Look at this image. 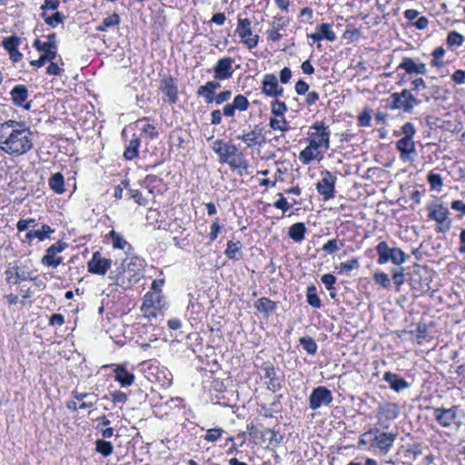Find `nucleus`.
I'll return each instance as SVG.
<instances>
[{"label": "nucleus", "mask_w": 465, "mask_h": 465, "mask_svg": "<svg viewBox=\"0 0 465 465\" xmlns=\"http://www.w3.org/2000/svg\"><path fill=\"white\" fill-rule=\"evenodd\" d=\"M322 282L328 291L335 290L336 277L331 273L323 274L321 278Z\"/></svg>", "instance_id": "obj_54"}, {"label": "nucleus", "mask_w": 465, "mask_h": 465, "mask_svg": "<svg viewBox=\"0 0 465 465\" xmlns=\"http://www.w3.org/2000/svg\"><path fill=\"white\" fill-rule=\"evenodd\" d=\"M403 69L408 74H426L427 66L424 63H418L413 58L403 57L398 70Z\"/></svg>", "instance_id": "obj_22"}, {"label": "nucleus", "mask_w": 465, "mask_h": 465, "mask_svg": "<svg viewBox=\"0 0 465 465\" xmlns=\"http://www.w3.org/2000/svg\"><path fill=\"white\" fill-rule=\"evenodd\" d=\"M111 265L112 260L103 257L99 252H94L91 260L87 262L88 272L98 275H104Z\"/></svg>", "instance_id": "obj_13"}, {"label": "nucleus", "mask_w": 465, "mask_h": 465, "mask_svg": "<svg viewBox=\"0 0 465 465\" xmlns=\"http://www.w3.org/2000/svg\"><path fill=\"white\" fill-rule=\"evenodd\" d=\"M196 94L203 97L206 104H213L215 100V93L211 90L206 84L198 87Z\"/></svg>", "instance_id": "obj_39"}, {"label": "nucleus", "mask_w": 465, "mask_h": 465, "mask_svg": "<svg viewBox=\"0 0 465 465\" xmlns=\"http://www.w3.org/2000/svg\"><path fill=\"white\" fill-rule=\"evenodd\" d=\"M278 195H279V199L276 202H274L273 206L277 209L282 210L283 213H285L291 209L292 204H290L287 202L286 198L282 193H278Z\"/></svg>", "instance_id": "obj_59"}, {"label": "nucleus", "mask_w": 465, "mask_h": 465, "mask_svg": "<svg viewBox=\"0 0 465 465\" xmlns=\"http://www.w3.org/2000/svg\"><path fill=\"white\" fill-rule=\"evenodd\" d=\"M67 247V243L64 242H57L47 248L45 255L42 258V263L46 266L56 268L63 262L62 257H55L59 252H62Z\"/></svg>", "instance_id": "obj_14"}, {"label": "nucleus", "mask_w": 465, "mask_h": 465, "mask_svg": "<svg viewBox=\"0 0 465 465\" xmlns=\"http://www.w3.org/2000/svg\"><path fill=\"white\" fill-rule=\"evenodd\" d=\"M416 134V128L411 123H406L404 124L400 132H394L395 135H401L403 134L404 138H411L413 139L414 135Z\"/></svg>", "instance_id": "obj_49"}, {"label": "nucleus", "mask_w": 465, "mask_h": 465, "mask_svg": "<svg viewBox=\"0 0 465 465\" xmlns=\"http://www.w3.org/2000/svg\"><path fill=\"white\" fill-rule=\"evenodd\" d=\"M331 131L322 121L315 122L308 132L307 141L312 147L327 151L330 148Z\"/></svg>", "instance_id": "obj_3"}, {"label": "nucleus", "mask_w": 465, "mask_h": 465, "mask_svg": "<svg viewBox=\"0 0 465 465\" xmlns=\"http://www.w3.org/2000/svg\"><path fill=\"white\" fill-rule=\"evenodd\" d=\"M108 236L111 238L112 244L115 249L124 250V247L128 245V242L124 239V237L114 230L110 231Z\"/></svg>", "instance_id": "obj_42"}, {"label": "nucleus", "mask_w": 465, "mask_h": 465, "mask_svg": "<svg viewBox=\"0 0 465 465\" xmlns=\"http://www.w3.org/2000/svg\"><path fill=\"white\" fill-rule=\"evenodd\" d=\"M269 125L272 130H279L282 132H286L291 128L290 124L285 117H282V119L271 118Z\"/></svg>", "instance_id": "obj_43"}, {"label": "nucleus", "mask_w": 465, "mask_h": 465, "mask_svg": "<svg viewBox=\"0 0 465 465\" xmlns=\"http://www.w3.org/2000/svg\"><path fill=\"white\" fill-rule=\"evenodd\" d=\"M440 94V87L438 85H432L429 94H423L422 97L425 102H429L431 98L437 100Z\"/></svg>", "instance_id": "obj_63"}, {"label": "nucleus", "mask_w": 465, "mask_h": 465, "mask_svg": "<svg viewBox=\"0 0 465 465\" xmlns=\"http://www.w3.org/2000/svg\"><path fill=\"white\" fill-rule=\"evenodd\" d=\"M342 245L343 244L341 242L339 244V241L337 239H331L324 243L322 249L327 253L332 254L340 250Z\"/></svg>", "instance_id": "obj_53"}, {"label": "nucleus", "mask_w": 465, "mask_h": 465, "mask_svg": "<svg viewBox=\"0 0 465 465\" xmlns=\"http://www.w3.org/2000/svg\"><path fill=\"white\" fill-rule=\"evenodd\" d=\"M386 105L385 107L389 110H400V103L399 97L397 95V93H392L387 99H386Z\"/></svg>", "instance_id": "obj_56"}, {"label": "nucleus", "mask_w": 465, "mask_h": 465, "mask_svg": "<svg viewBox=\"0 0 465 465\" xmlns=\"http://www.w3.org/2000/svg\"><path fill=\"white\" fill-rule=\"evenodd\" d=\"M383 380L389 383L390 388L396 392H400L410 387V383L403 378H401L398 374L386 371L383 375Z\"/></svg>", "instance_id": "obj_25"}, {"label": "nucleus", "mask_w": 465, "mask_h": 465, "mask_svg": "<svg viewBox=\"0 0 465 465\" xmlns=\"http://www.w3.org/2000/svg\"><path fill=\"white\" fill-rule=\"evenodd\" d=\"M373 281L376 284L381 285L384 289H389L391 287V280L389 276L383 272L374 273Z\"/></svg>", "instance_id": "obj_50"}, {"label": "nucleus", "mask_w": 465, "mask_h": 465, "mask_svg": "<svg viewBox=\"0 0 465 465\" xmlns=\"http://www.w3.org/2000/svg\"><path fill=\"white\" fill-rule=\"evenodd\" d=\"M262 92L270 97H279L283 94V88L279 85L277 77L273 74H266L262 79Z\"/></svg>", "instance_id": "obj_16"}, {"label": "nucleus", "mask_w": 465, "mask_h": 465, "mask_svg": "<svg viewBox=\"0 0 465 465\" xmlns=\"http://www.w3.org/2000/svg\"><path fill=\"white\" fill-rule=\"evenodd\" d=\"M306 230L303 223H296L289 228L288 235L294 242H301L304 239Z\"/></svg>", "instance_id": "obj_32"}, {"label": "nucleus", "mask_w": 465, "mask_h": 465, "mask_svg": "<svg viewBox=\"0 0 465 465\" xmlns=\"http://www.w3.org/2000/svg\"><path fill=\"white\" fill-rule=\"evenodd\" d=\"M140 144V139L137 136L134 135V137L129 141V143L125 146L124 152V159L131 161L136 158L139 153Z\"/></svg>", "instance_id": "obj_28"}, {"label": "nucleus", "mask_w": 465, "mask_h": 465, "mask_svg": "<svg viewBox=\"0 0 465 465\" xmlns=\"http://www.w3.org/2000/svg\"><path fill=\"white\" fill-rule=\"evenodd\" d=\"M332 401L333 397L331 391L324 386H319L312 390L309 397V406L311 410L316 411L322 405H330Z\"/></svg>", "instance_id": "obj_11"}, {"label": "nucleus", "mask_w": 465, "mask_h": 465, "mask_svg": "<svg viewBox=\"0 0 465 465\" xmlns=\"http://www.w3.org/2000/svg\"><path fill=\"white\" fill-rule=\"evenodd\" d=\"M299 342L302 346L303 350L306 351V352L308 354L313 355L316 353L318 345L312 337H310V336L302 337V338H300Z\"/></svg>", "instance_id": "obj_36"}, {"label": "nucleus", "mask_w": 465, "mask_h": 465, "mask_svg": "<svg viewBox=\"0 0 465 465\" xmlns=\"http://www.w3.org/2000/svg\"><path fill=\"white\" fill-rule=\"evenodd\" d=\"M378 253L377 262L379 264H385L391 262L394 265H401L406 262L405 252L398 247H390L384 241L378 243L375 247Z\"/></svg>", "instance_id": "obj_4"}, {"label": "nucleus", "mask_w": 465, "mask_h": 465, "mask_svg": "<svg viewBox=\"0 0 465 465\" xmlns=\"http://www.w3.org/2000/svg\"><path fill=\"white\" fill-rule=\"evenodd\" d=\"M399 415V406L396 403L387 402L378 407V419L381 420H392Z\"/></svg>", "instance_id": "obj_24"}, {"label": "nucleus", "mask_w": 465, "mask_h": 465, "mask_svg": "<svg viewBox=\"0 0 465 465\" xmlns=\"http://www.w3.org/2000/svg\"><path fill=\"white\" fill-rule=\"evenodd\" d=\"M254 307L262 313L269 314L274 312L277 305L276 302L269 298L262 297L254 302Z\"/></svg>", "instance_id": "obj_31"}, {"label": "nucleus", "mask_w": 465, "mask_h": 465, "mask_svg": "<svg viewBox=\"0 0 465 465\" xmlns=\"http://www.w3.org/2000/svg\"><path fill=\"white\" fill-rule=\"evenodd\" d=\"M236 33L242 39L248 49H252L257 46L259 43V35H252L251 28V21L248 18H238Z\"/></svg>", "instance_id": "obj_10"}, {"label": "nucleus", "mask_w": 465, "mask_h": 465, "mask_svg": "<svg viewBox=\"0 0 465 465\" xmlns=\"http://www.w3.org/2000/svg\"><path fill=\"white\" fill-rule=\"evenodd\" d=\"M428 182L432 189L438 191H440L443 185L442 178L438 173H430L428 175Z\"/></svg>", "instance_id": "obj_52"}, {"label": "nucleus", "mask_w": 465, "mask_h": 465, "mask_svg": "<svg viewBox=\"0 0 465 465\" xmlns=\"http://www.w3.org/2000/svg\"><path fill=\"white\" fill-rule=\"evenodd\" d=\"M318 30L320 31L322 39H326V40H328L330 42H333V41L336 40V35L331 30V25H330V24H322L318 27Z\"/></svg>", "instance_id": "obj_45"}, {"label": "nucleus", "mask_w": 465, "mask_h": 465, "mask_svg": "<svg viewBox=\"0 0 465 465\" xmlns=\"http://www.w3.org/2000/svg\"><path fill=\"white\" fill-rule=\"evenodd\" d=\"M234 59L226 56L219 59L213 67V77L216 80H226L232 76L233 68L232 64Z\"/></svg>", "instance_id": "obj_15"}, {"label": "nucleus", "mask_w": 465, "mask_h": 465, "mask_svg": "<svg viewBox=\"0 0 465 465\" xmlns=\"http://www.w3.org/2000/svg\"><path fill=\"white\" fill-rule=\"evenodd\" d=\"M212 148L219 156L220 163H228L232 169H248V161L233 143L218 139L214 141Z\"/></svg>", "instance_id": "obj_2"}, {"label": "nucleus", "mask_w": 465, "mask_h": 465, "mask_svg": "<svg viewBox=\"0 0 465 465\" xmlns=\"http://www.w3.org/2000/svg\"><path fill=\"white\" fill-rule=\"evenodd\" d=\"M120 24V16L118 14L114 13L113 15L103 19L102 24L96 27L99 32H104L109 27L118 25Z\"/></svg>", "instance_id": "obj_35"}, {"label": "nucleus", "mask_w": 465, "mask_h": 465, "mask_svg": "<svg viewBox=\"0 0 465 465\" xmlns=\"http://www.w3.org/2000/svg\"><path fill=\"white\" fill-rule=\"evenodd\" d=\"M391 272H392V281H393L394 284L397 286V291H399L400 287L405 282L404 269L402 267L394 268L391 270Z\"/></svg>", "instance_id": "obj_48"}, {"label": "nucleus", "mask_w": 465, "mask_h": 465, "mask_svg": "<svg viewBox=\"0 0 465 465\" xmlns=\"http://www.w3.org/2000/svg\"><path fill=\"white\" fill-rule=\"evenodd\" d=\"M241 248H242L241 242H239V241L238 242L229 241L227 242V247H226V250H225V255L229 259L239 260L240 257H238L237 254L239 253Z\"/></svg>", "instance_id": "obj_37"}, {"label": "nucleus", "mask_w": 465, "mask_h": 465, "mask_svg": "<svg viewBox=\"0 0 465 465\" xmlns=\"http://www.w3.org/2000/svg\"><path fill=\"white\" fill-rule=\"evenodd\" d=\"M128 194L139 205H145L147 203V200L143 197L142 193L137 189H129Z\"/></svg>", "instance_id": "obj_57"}, {"label": "nucleus", "mask_w": 465, "mask_h": 465, "mask_svg": "<svg viewBox=\"0 0 465 465\" xmlns=\"http://www.w3.org/2000/svg\"><path fill=\"white\" fill-rule=\"evenodd\" d=\"M459 409L460 407L458 405H454L449 409L443 407L432 408L433 417L443 428H450L454 424L459 427L460 422H456Z\"/></svg>", "instance_id": "obj_9"}, {"label": "nucleus", "mask_w": 465, "mask_h": 465, "mask_svg": "<svg viewBox=\"0 0 465 465\" xmlns=\"http://www.w3.org/2000/svg\"><path fill=\"white\" fill-rule=\"evenodd\" d=\"M5 281L8 284H19L21 282L28 281L31 278V272H27L19 266L16 263L10 266L5 270Z\"/></svg>", "instance_id": "obj_17"}, {"label": "nucleus", "mask_w": 465, "mask_h": 465, "mask_svg": "<svg viewBox=\"0 0 465 465\" xmlns=\"http://www.w3.org/2000/svg\"><path fill=\"white\" fill-rule=\"evenodd\" d=\"M20 44H21V39L15 35L5 37V38H4V40L2 42L3 47L7 52L17 49Z\"/></svg>", "instance_id": "obj_46"}, {"label": "nucleus", "mask_w": 465, "mask_h": 465, "mask_svg": "<svg viewBox=\"0 0 465 465\" xmlns=\"http://www.w3.org/2000/svg\"><path fill=\"white\" fill-rule=\"evenodd\" d=\"M232 93L231 90H223L215 95L214 103L216 104H222L228 102L232 98Z\"/></svg>", "instance_id": "obj_61"}, {"label": "nucleus", "mask_w": 465, "mask_h": 465, "mask_svg": "<svg viewBox=\"0 0 465 465\" xmlns=\"http://www.w3.org/2000/svg\"><path fill=\"white\" fill-rule=\"evenodd\" d=\"M114 379L118 381L122 387L131 386L134 382V374L128 371L123 366H117L114 369Z\"/></svg>", "instance_id": "obj_27"}, {"label": "nucleus", "mask_w": 465, "mask_h": 465, "mask_svg": "<svg viewBox=\"0 0 465 465\" xmlns=\"http://www.w3.org/2000/svg\"><path fill=\"white\" fill-rule=\"evenodd\" d=\"M223 432V430L220 428L210 429L206 431L204 440L207 441L214 442L222 436Z\"/></svg>", "instance_id": "obj_55"}, {"label": "nucleus", "mask_w": 465, "mask_h": 465, "mask_svg": "<svg viewBox=\"0 0 465 465\" xmlns=\"http://www.w3.org/2000/svg\"><path fill=\"white\" fill-rule=\"evenodd\" d=\"M95 450L104 457L110 456L114 451V446L110 441L97 440L95 441Z\"/></svg>", "instance_id": "obj_38"}, {"label": "nucleus", "mask_w": 465, "mask_h": 465, "mask_svg": "<svg viewBox=\"0 0 465 465\" xmlns=\"http://www.w3.org/2000/svg\"><path fill=\"white\" fill-rule=\"evenodd\" d=\"M159 89L164 94L163 100L173 104L178 100V85L175 79L171 76H164L160 80Z\"/></svg>", "instance_id": "obj_12"}, {"label": "nucleus", "mask_w": 465, "mask_h": 465, "mask_svg": "<svg viewBox=\"0 0 465 465\" xmlns=\"http://www.w3.org/2000/svg\"><path fill=\"white\" fill-rule=\"evenodd\" d=\"M35 225V219H20L16 223V228L19 232H24L28 230L30 227H33Z\"/></svg>", "instance_id": "obj_60"}, {"label": "nucleus", "mask_w": 465, "mask_h": 465, "mask_svg": "<svg viewBox=\"0 0 465 465\" xmlns=\"http://www.w3.org/2000/svg\"><path fill=\"white\" fill-rule=\"evenodd\" d=\"M323 158L322 153L317 147L308 144L299 154V160L303 164H309L313 160L321 161Z\"/></svg>", "instance_id": "obj_26"}, {"label": "nucleus", "mask_w": 465, "mask_h": 465, "mask_svg": "<svg viewBox=\"0 0 465 465\" xmlns=\"http://www.w3.org/2000/svg\"><path fill=\"white\" fill-rule=\"evenodd\" d=\"M50 188L58 194L64 192V180L61 173L53 174L48 181Z\"/></svg>", "instance_id": "obj_33"}, {"label": "nucleus", "mask_w": 465, "mask_h": 465, "mask_svg": "<svg viewBox=\"0 0 465 465\" xmlns=\"http://www.w3.org/2000/svg\"><path fill=\"white\" fill-rule=\"evenodd\" d=\"M273 19L282 21V23L279 24V26H276L275 21H273L272 24V28L267 31V38L270 41L277 42L282 39V35L280 34V30L284 28V26L287 25V22L282 16H275Z\"/></svg>", "instance_id": "obj_30"}, {"label": "nucleus", "mask_w": 465, "mask_h": 465, "mask_svg": "<svg viewBox=\"0 0 465 465\" xmlns=\"http://www.w3.org/2000/svg\"><path fill=\"white\" fill-rule=\"evenodd\" d=\"M402 97L406 98V104L409 109H407V113H411L415 106L420 104V100L418 99L413 93L409 89H403Z\"/></svg>", "instance_id": "obj_40"}, {"label": "nucleus", "mask_w": 465, "mask_h": 465, "mask_svg": "<svg viewBox=\"0 0 465 465\" xmlns=\"http://www.w3.org/2000/svg\"><path fill=\"white\" fill-rule=\"evenodd\" d=\"M396 149L400 153V159L403 162L412 160V157L417 154L416 146L413 139L401 138L396 142Z\"/></svg>", "instance_id": "obj_19"}, {"label": "nucleus", "mask_w": 465, "mask_h": 465, "mask_svg": "<svg viewBox=\"0 0 465 465\" xmlns=\"http://www.w3.org/2000/svg\"><path fill=\"white\" fill-rule=\"evenodd\" d=\"M360 267V263L358 259H351L346 261L344 262H341L339 266V273H348L354 269H358Z\"/></svg>", "instance_id": "obj_47"}, {"label": "nucleus", "mask_w": 465, "mask_h": 465, "mask_svg": "<svg viewBox=\"0 0 465 465\" xmlns=\"http://www.w3.org/2000/svg\"><path fill=\"white\" fill-rule=\"evenodd\" d=\"M52 232H54V230L49 225L43 224L39 230L29 231L25 234V240L28 242H31L35 238H37L39 241H44L45 238H48Z\"/></svg>", "instance_id": "obj_29"}, {"label": "nucleus", "mask_w": 465, "mask_h": 465, "mask_svg": "<svg viewBox=\"0 0 465 465\" xmlns=\"http://www.w3.org/2000/svg\"><path fill=\"white\" fill-rule=\"evenodd\" d=\"M322 179L316 183L317 192L322 196L323 201H329L335 197L336 176L330 171H322Z\"/></svg>", "instance_id": "obj_8"}, {"label": "nucleus", "mask_w": 465, "mask_h": 465, "mask_svg": "<svg viewBox=\"0 0 465 465\" xmlns=\"http://www.w3.org/2000/svg\"><path fill=\"white\" fill-rule=\"evenodd\" d=\"M447 45L450 47V48H456V47H459L462 45L463 41H464V37L461 34L456 32V31H450L449 34H448V36H447Z\"/></svg>", "instance_id": "obj_41"}, {"label": "nucleus", "mask_w": 465, "mask_h": 465, "mask_svg": "<svg viewBox=\"0 0 465 465\" xmlns=\"http://www.w3.org/2000/svg\"><path fill=\"white\" fill-rule=\"evenodd\" d=\"M371 449L378 450L381 454H387L398 434L396 432H385L378 428L371 429Z\"/></svg>", "instance_id": "obj_6"}, {"label": "nucleus", "mask_w": 465, "mask_h": 465, "mask_svg": "<svg viewBox=\"0 0 465 465\" xmlns=\"http://www.w3.org/2000/svg\"><path fill=\"white\" fill-rule=\"evenodd\" d=\"M142 133L143 134H144L146 137L150 138V139H154L156 137H158L159 135V133L158 131L156 130L155 126L153 125V124H146L143 130H142Z\"/></svg>", "instance_id": "obj_62"}, {"label": "nucleus", "mask_w": 465, "mask_h": 465, "mask_svg": "<svg viewBox=\"0 0 465 465\" xmlns=\"http://www.w3.org/2000/svg\"><path fill=\"white\" fill-rule=\"evenodd\" d=\"M65 16L61 12H55L53 15L45 19V24L52 28H55L58 25L63 24Z\"/></svg>", "instance_id": "obj_51"}, {"label": "nucleus", "mask_w": 465, "mask_h": 465, "mask_svg": "<svg viewBox=\"0 0 465 465\" xmlns=\"http://www.w3.org/2000/svg\"><path fill=\"white\" fill-rule=\"evenodd\" d=\"M429 218L437 223L436 232L445 233L451 227L450 212L442 203H433L428 207Z\"/></svg>", "instance_id": "obj_5"}, {"label": "nucleus", "mask_w": 465, "mask_h": 465, "mask_svg": "<svg viewBox=\"0 0 465 465\" xmlns=\"http://www.w3.org/2000/svg\"><path fill=\"white\" fill-rule=\"evenodd\" d=\"M236 138L242 141L247 147L261 145L263 141L262 129L257 124L252 131L238 135Z\"/></svg>", "instance_id": "obj_23"}, {"label": "nucleus", "mask_w": 465, "mask_h": 465, "mask_svg": "<svg viewBox=\"0 0 465 465\" xmlns=\"http://www.w3.org/2000/svg\"><path fill=\"white\" fill-rule=\"evenodd\" d=\"M306 300L307 302L315 309L322 307V301L317 294V289L314 285H311L307 288Z\"/></svg>", "instance_id": "obj_34"}, {"label": "nucleus", "mask_w": 465, "mask_h": 465, "mask_svg": "<svg viewBox=\"0 0 465 465\" xmlns=\"http://www.w3.org/2000/svg\"><path fill=\"white\" fill-rule=\"evenodd\" d=\"M11 101L14 105L22 107L25 110H30L31 102H26L29 93L28 89L24 84L15 85L10 92Z\"/></svg>", "instance_id": "obj_18"}, {"label": "nucleus", "mask_w": 465, "mask_h": 465, "mask_svg": "<svg viewBox=\"0 0 465 465\" xmlns=\"http://www.w3.org/2000/svg\"><path fill=\"white\" fill-rule=\"evenodd\" d=\"M261 369L264 371V377L269 380L267 389L276 392L282 389V379L277 376L274 366L271 362H264Z\"/></svg>", "instance_id": "obj_21"}, {"label": "nucleus", "mask_w": 465, "mask_h": 465, "mask_svg": "<svg viewBox=\"0 0 465 465\" xmlns=\"http://www.w3.org/2000/svg\"><path fill=\"white\" fill-rule=\"evenodd\" d=\"M112 401L114 404L125 403L128 401V395L121 391H114L110 393Z\"/></svg>", "instance_id": "obj_58"}, {"label": "nucleus", "mask_w": 465, "mask_h": 465, "mask_svg": "<svg viewBox=\"0 0 465 465\" xmlns=\"http://www.w3.org/2000/svg\"><path fill=\"white\" fill-rule=\"evenodd\" d=\"M164 306V297L162 291L148 292L144 295L142 311L148 317H156Z\"/></svg>", "instance_id": "obj_7"}, {"label": "nucleus", "mask_w": 465, "mask_h": 465, "mask_svg": "<svg viewBox=\"0 0 465 465\" xmlns=\"http://www.w3.org/2000/svg\"><path fill=\"white\" fill-rule=\"evenodd\" d=\"M450 208L457 212H460L459 217L461 218L465 215V203L460 200H454L450 203Z\"/></svg>", "instance_id": "obj_64"}, {"label": "nucleus", "mask_w": 465, "mask_h": 465, "mask_svg": "<svg viewBox=\"0 0 465 465\" xmlns=\"http://www.w3.org/2000/svg\"><path fill=\"white\" fill-rule=\"evenodd\" d=\"M272 114L275 116L284 117V114L287 112L288 107L284 102L274 100L271 104Z\"/></svg>", "instance_id": "obj_44"}, {"label": "nucleus", "mask_w": 465, "mask_h": 465, "mask_svg": "<svg viewBox=\"0 0 465 465\" xmlns=\"http://www.w3.org/2000/svg\"><path fill=\"white\" fill-rule=\"evenodd\" d=\"M34 147V134L23 121L7 120L0 123V150L19 157Z\"/></svg>", "instance_id": "obj_1"}, {"label": "nucleus", "mask_w": 465, "mask_h": 465, "mask_svg": "<svg viewBox=\"0 0 465 465\" xmlns=\"http://www.w3.org/2000/svg\"><path fill=\"white\" fill-rule=\"evenodd\" d=\"M250 103L243 94L234 96L232 104H227L223 108V114L226 117H233L236 111L244 112L249 108Z\"/></svg>", "instance_id": "obj_20"}]
</instances>
